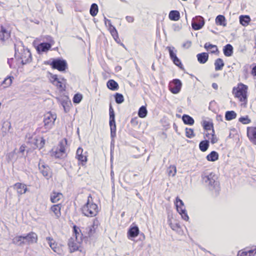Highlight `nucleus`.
Here are the masks:
<instances>
[{"label":"nucleus","mask_w":256,"mask_h":256,"mask_svg":"<svg viewBox=\"0 0 256 256\" xmlns=\"http://www.w3.org/2000/svg\"><path fill=\"white\" fill-rule=\"evenodd\" d=\"M248 86L242 83H239L237 87H234L232 88V94L235 98H238L239 100L242 102V106L246 107L248 102Z\"/></svg>","instance_id":"1"},{"label":"nucleus","mask_w":256,"mask_h":256,"mask_svg":"<svg viewBox=\"0 0 256 256\" xmlns=\"http://www.w3.org/2000/svg\"><path fill=\"white\" fill-rule=\"evenodd\" d=\"M98 205L94 202L90 194L88 197L87 202L82 208V213L86 216L92 217L96 216L98 212Z\"/></svg>","instance_id":"2"},{"label":"nucleus","mask_w":256,"mask_h":256,"mask_svg":"<svg viewBox=\"0 0 256 256\" xmlns=\"http://www.w3.org/2000/svg\"><path fill=\"white\" fill-rule=\"evenodd\" d=\"M203 184L210 190H215L216 191L219 190V182L217 181L218 176L213 172H210L206 174H203L202 176Z\"/></svg>","instance_id":"3"},{"label":"nucleus","mask_w":256,"mask_h":256,"mask_svg":"<svg viewBox=\"0 0 256 256\" xmlns=\"http://www.w3.org/2000/svg\"><path fill=\"white\" fill-rule=\"evenodd\" d=\"M45 64L51 66L52 69L58 70L61 72H66L68 68L66 61L62 58H52L44 62Z\"/></svg>","instance_id":"4"},{"label":"nucleus","mask_w":256,"mask_h":256,"mask_svg":"<svg viewBox=\"0 0 256 256\" xmlns=\"http://www.w3.org/2000/svg\"><path fill=\"white\" fill-rule=\"evenodd\" d=\"M14 57L18 62L22 64V65H24L32 62V54L28 49L26 48L24 50V48H23L22 52L20 53L18 52V49L16 48V45L14 44Z\"/></svg>","instance_id":"5"},{"label":"nucleus","mask_w":256,"mask_h":256,"mask_svg":"<svg viewBox=\"0 0 256 256\" xmlns=\"http://www.w3.org/2000/svg\"><path fill=\"white\" fill-rule=\"evenodd\" d=\"M46 38L48 42H40L36 46V50L38 54L47 52L54 44V41L52 36H48Z\"/></svg>","instance_id":"6"},{"label":"nucleus","mask_w":256,"mask_h":256,"mask_svg":"<svg viewBox=\"0 0 256 256\" xmlns=\"http://www.w3.org/2000/svg\"><path fill=\"white\" fill-rule=\"evenodd\" d=\"M174 204L176 207V210L181 216L182 218L184 220L188 221L189 220V217L186 210L184 203L178 196L176 198Z\"/></svg>","instance_id":"7"},{"label":"nucleus","mask_w":256,"mask_h":256,"mask_svg":"<svg viewBox=\"0 0 256 256\" xmlns=\"http://www.w3.org/2000/svg\"><path fill=\"white\" fill-rule=\"evenodd\" d=\"M109 116V124L110 128V137L114 138L116 136V126L115 120V113L111 104H110Z\"/></svg>","instance_id":"8"},{"label":"nucleus","mask_w":256,"mask_h":256,"mask_svg":"<svg viewBox=\"0 0 256 256\" xmlns=\"http://www.w3.org/2000/svg\"><path fill=\"white\" fill-rule=\"evenodd\" d=\"M170 54V58L173 63L180 70H184V67L180 59L176 56L177 50L174 46H167Z\"/></svg>","instance_id":"9"},{"label":"nucleus","mask_w":256,"mask_h":256,"mask_svg":"<svg viewBox=\"0 0 256 256\" xmlns=\"http://www.w3.org/2000/svg\"><path fill=\"white\" fill-rule=\"evenodd\" d=\"M182 82L178 78H175L170 81L168 84L169 90L174 94H178L181 90Z\"/></svg>","instance_id":"10"},{"label":"nucleus","mask_w":256,"mask_h":256,"mask_svg":"<svg viewBox=\"0 0 256 256\" xmlns=\"http://www.w3.org/2000/svg\"><path fill=\"white\" fill-rule=\"evenodd\" d=\"M205 24L204 18L200 16H196L192 21V27L194 30H200L204 26Z\"/></svg>","instance_id":"11"},{"label":"nucleus","mask_w":256,"mask_h":256,"mask_svg":"<svg viewBox=\"0 0 256 256\" xmlns=\"http://www.w3.org/2000/svg\"><path fill=\"white\" fill-rule=\"evenodd\" d=\"M56 116L52 114L51 113L48 114L44 116L43 122L44 123V128L46 130H50L54 124L56 119Z\"/></svg>","instance_id":"12"},{"label":"nucleus","mask_w":256,"mask_h":256,"mask_svg":"<svg viewBox=\"0 0 256 256\" xmlns=\"http://www.w3.org/2000/svg\"><path fill=\"white\" fill-rule=\"evenodd\" d=\"M38 169L40 172L47 180H48L52 177V172L48 166L45 164H39Z\"/></svg>","instance_id":"13"},{"label":"nucleus","mask_w":256,"mask_h":256,"mask_svg":"<svg viewBox=\"0 0 256 256\" xmlns=\"http://www.w3.org/2000/svg\"><path fill=\"white\" fill-rule=\"evenodd\" d=\"M140 234V230L137 225L131 226L127 232V236L129 240H133Z\"/></svg>","instance_id":"14"},{"label":"nucleus","mask_w":256,"mask_h":256,"mask_svg":"<svg viewBox=\"0 0 256 256\" xmlns=\"http://www.w3.org/2000/svg\"><path fill=\"white\" fill-rule=\"evenodd\" d=\"M10 36V32H8L2 25L0 26V42L4 44Z\"/></svg>","instance_id":"15"},{"label":"nucleus","mask_w":256,"mask_h":256,"mask_svg":"<svg viewBox=\"0 0 256 256\" xmlns=\"http://www.w3.org/2000/svg\"><path fill=\"white\" fill-rule=\"evenodd\" d=\"M247 136L250 141L256 145V126L247 128Z\"/></svg>","instance_id":"16"},{"label":"nucleus","mask_w":256,"mask_h":256,"mask_svg":"<svg viewBox=\"0 0 256 256\" xmlns=\"http://www.w3.org/2000/svg\"><path fill=\"white\" fill-rule=\"evenodd\" d=\"M24 241L28 244L36 242L38 240L37 234L34 232H30L26 236H23Z\"/></svg>","instance_id":"17"},{"label":"nucleus","mask_w":256,"mask_h":256,"mask_svg":"<svg viewBox=\"0 0 256 256\" xmlns=\"http://www.w3.org/2000/svg\"><path fill=\"white\" fill-rule=\"evenodd\" d=\"M83 149L79 147L76 150V158L81 162L82 164L84 166L88 161L87 156L82 154Z\"/></svg>","instance_id":"18"},{"label":"nucleus","mask_w":256,"mask_h":256,"mask_svg":"<svg viewBox=\"0 0 256 256\" xmlns=\"http://www.w3.org/2000/svg\"><path fill=\"white\" fill-rule=\"evenodd\" d=\"M13 187L16 190L18 194L20 195L26 193L28 190L26 185L20 182L15 184Z\"/></svg>","instance_id":"19"},{"label":"nucleus","mask_w":256,"mask_h":256,"mask_svg":"<svg viewBox=\"0 0 256 256\" xmlns=\"http://www.w3.org/2000/svg\"><path fill=\"white\" fill-rule=\"evenodd\" d=\"M204 48L207 51H210L211 54H218L219 53L218 46L210 42H206L204 45Z\"/></svg>","instance_id":"20"},{"label":"nucleus","mask_w":256,"mask_h":256,"mask_svg":"<svg viewBox=\"0 0 256 256\" xmlns=\"http://www.w3.org/2000/svg\"><path fill=\"white\" fill-rule=\"evenodd\" d=\"M198 61L200 64H204L207 62L208 60V54L206 52L199 53L196 55Z\"/></svg>","instance_id":"21"},{"label":"nucleus","mask_w":256,"mask_h":256,"mask_svg":"<svg viewBox=\"0 0 256 256\" xmlns=\"http://www.w3.org/2000/svg\"><path fill=\"white\" fill-rule=\"evenodd\" d=\"M106 86L110 90L116 91L119 88L118 84L112 79L109 80L106 82Z\"/></svg>","instance_id":"22"},{"label":"nucleus","mask_w":256,"mask_h":256,"mask_svg":"<svg viewBox=\"0 0 256 256\" xmlns=\"http://www.w3.org/2000/svg\"><path fill=\"white\" fill-rule=\"evenodd\" d=\"M234 48L232 44H228L223 48V52L226 56H231L233 54Z\"/></svg>","instance_id":"23"},{"label":"nucleus","mask_w":256,"mask_h":256,"mask_svg":"<svg viewBox=\"0 0 256 256\" xmlns=\"http://www.w3.org/2000/svg\"><path fill=\"white\" fill-rule=\"evenodd\" d=\"M256 254V248L254 250H240L238 252L237 256H254Z\"/></svg>","instance_id":"24"},{"label":"nucleus","mask_w":256,"mask_h":256,"mask_svg":"<svg viewBox=\"0 0 256 256\" xmlns=\"http://www.w3.org/2000/svg\"><path fill=\"white\" fill-rule=\"evenodd\" d=\"M46 240L50 247V248L56 252H58L59 248L57 246V244L56 243L54 239L51 237H46Z\"/></svg>","instance_id":"25"},{"label":"nucleus","mask_w":256,"mask_h":256,"mask_svg":"<svg viewBox=\"0 0 256 256\" xmlns=\"http://www.w3.org/2000/svg\"><path fill=\"white\" fill-rule=\"evenodd\" d=\"M182 120L185 124L192 126L194 123V119L190 116L184 114L182 116Z\"/></svg>","instance_id":"26"},{"label":"nucleus","mask_w":256,"mask_h":256,"mask_svg":"<svg viewBox=\"0 0 256 256\" xmlns=\"http://www.w3.org/2000/svg\"><path fill=\"white\" fill-rule=\"evenodd\" d=\"M60 208V204H54L50 208L51 210L54 214L56 218H58L61 216Z\"/></svg>","instance_id":"27"},{"label":"nucleus","mask_w":256,"mask_h":256,"mask_svg":"<svg viewBox=\"0 0 256 256\" xmlns=\"http://www.w3.org/2000/svg\"><path fill=\"white\" fill-rule=\"evenodd\" d=\"M218 154L214 150L211 152L206 156V158L208 161L212 162L217 160L218 159Z\"/></svg>","instance_id":"28"},{"label":"nucleus","mask_w":256,"mask_h":256,"mask_svg":"<svg viewBox=\"0 0 256 256\" xmlns=\"http://www.w3.org/2000/svg\"><path fill=\"white\" fill-rule=\"evenodd\" d=\"M12 128L11 124L8 121H4L2 124V130L4 136L7 132H10V130Z\"/></svg>","instance_id":"29"},{"label":"nucleus","mask_w":256,"mask_h":256,"mask_svg":"<svg viewBox=\"0 0 256 256\" xmlns=\"http://www.w3.org/2000/svg\"><path fill=\"white\" fill-rule=\"evenodd\" d=\"M169 18L174 21H177L180 18V13L178 10H172L168 15Z\"/></svg>","instance_id":"30"},{"label":"nucleus","mask_w":256,"mask_h":256,"mask_svg":"<svg viewBox=\"0 0 256 256\" xmlns=\"http://www.w3.org/2000/svg\"><path fill=\"white\" fill-rule=\"evenodd\" d=\"M209 146L210 141L208 140H202L199 144V148L202 152L206 151L208 148Z\"/></svg>","instance_id":"31"},{"label":"nucleus","mask_w":256,"mask_h":256,"mask_svg":"<svg viewBox=\"0 0 256 256\" xmlns=\"http://www.w3.org/2000/svg\"><path fill=\"white\" fill-rule=\"evenodd\" d=\"M240 23L243 26H248L250 21V18L248 15H241L239 17Z\"/></svg>","instance_id":"32"},{"label":"nucleus","mask_w":256,"mask_h":256,"mask_svg":"<svg viewBox=\"0 0 256 256\" xmlns=\"http://www.w3.org/2000/svg\"><path fill=\"white\" fill-rule=\"evenodd\" d=\"M62 196V193L53 192L50 194V201L52 203H56L61 198Z\"/></svg>","instance_id":"33"},{"label":"nucleus","mask_w":256,"mask_h":256,"mask_svg":"<svg viewBox=\"0 0 256 256\" xmlns=\"http://www.w3.org/2000/svg\"><path fill=\"white\" fill-rule=\"evenodd\" d=\"M216 23L217 25L226 26V23L224 16L221 14L218 15L216 18Z\"/></svg>","instance_id":"34"},{"label":"nucleus","mask_w":256,"mask_h":256,"mask_svg":"<svg viewBox=\"0 0 256 256\" xmlns=\"http://www.w3.org/2000/svg\"><path fill=\"white\" fill-rule=\"evenodd\" d=\"M14 79L13 76H7L2 82L0 86H4V88H7L10 86L12 83V80Z\"/></svg>","instance_id":"35"},{"label":"nucleus","mask_w":256,"mask_h":256,"mask_svg":"<svg viewBox=\"0 0 256 256\" xmlns=\"http://www.w3.org/2000/svg\"><path fill=\"white\" fill-rule=\"evenodd\" d=\"M236 113L234 110H228L225 113V119L230 121L236 118Z\"/></svg>","instance_id":"36"},{"label":"nucleus","mask_w":256,"mask_h":256,"mask_svg":"<svg viewBox=\"0 0 256 256\" xmlns=\"http://www.w3.org/2000/svg\"><path fill=\"white\" fill-rule=\"evenodd\" d=\"M224 63L223 60L220 58H218L214 62V66L216 70H220L222 69Z\"/></svg>","instance_id":"37"},{"label":"nucleus","mask_w":256,"mask_h":256,"mask_svg":"<svg viewBox=\"0 0 256 256\" xmlns=\"http://www.w3.org/2000/svg\"><path fill=\"white\" fill-rule=\"evenodd\" d=\"M12 243L18 246H22L25 244V242L23 240V236H15L12 239Z\"/></svg>","instance_id":"38"},{"label":"nucleus","mask_w":256,"mask_h":256,"mask_svg":"<svg viewBox=\"0 0 256 256\" xmlns=\"http://www.w3.org/2000/svg\"><path fill=\"white\" fill-rule=\"evenodd\" d=\"M148 110L146 106H142L138 110V116L140 118H144L146 116Z\"/></svg>","instance_id":"39"},{"label":"nucleus","mask_w":256,"mask_h":256,"mask_svg":"<svg viewBox=\"0 0 256 256\" xmlns=\"http://www.w3.org/2000/svg\"><path fill=\"white\" fill-rule=\"evenodd\" d=\"M68 245L71 252H74L78 250V244L74 242L72 238L68 240Z\"/></svg>","instance_id":"40"},{"label":"nucleus","mask_w":256,"mask_h":256,"mask_svg":"<svg viewBox=\"0 0 256 256\" xmlns=\"http://www.w3.org/2000/svg\"><path fill=\"white\" fill-rule=\"evenodd\" d=\"M114 98L115 102L117 104H121L124 100V96L122 94L118 92H116L114 94Z\"/></svg>","instance_id":"41"},{"label":"nucleus","mask_w":256,"mask_h":256,"mask_svg":"<svg viewBox=\"0 0 256 256\" xmlns=\"http://www.w3.org/2000/svg\"><path fill=\"white\" fill-rule=\"evenodd\" d=\"M98 11V6L96 4L93 3L92 4L90 10V13L92 16H95Z\"/></svg>","instance_id":"42"},{"label":"nucleus","mask_w":256,"mask_h":256,"mask_svg":"<svg viewBox=\"0 0 256 256\" xmlns=\"http://www.w3.org/2000/svg\"><path fill=\"white\" fill-rule=\"evenodd\" d=\"M202 126L204 130H213L214 124L212 122L204 120L202 124Z\"/></svg>","instance_id":"43"},{"label":"nucleus","mask_w":256,"mask_h":256,"mask_svg":"<svg viewBox=\"0 0 256 256\" xmlns=\"http://www.w3.org/2000/svg\"><path fill=\"white\" fill-rule=\"evenodd\" d=\"M82 98L83 96L82 94L79 92L74 94L72 98L73 102L76 104L80 103L82 99Z\"/></svg>","instance_id":"44"},{"label":"nucleus","mask_w":256,"mask_h":256,"mask_svg":"<svg viewBox=\"0 0 256 256\" xmlns=\"http://www.w3.org/2000/svg\"><path fill=\"white\" fill-rule=\"evenodd\" d=\"M186 136L190 138H192L195 136L194 130L192 128H186Z\"/></svg>","instance_id":"45"},{"label":"nucleus","mask_w":256,"mask_h":256,"mask_svg":"<svg viewBox=\"0 0 256 256\" xmlns=\"http://www.w3.org/2000/svg\"><path fill=\"white\" fill-rule=\"evenodd\" d=\"M70 104V101L67 100H62L61 101V104L64 108V110L66 112H68L69 111L70 107L69 104Z\"/></svg>","instance_id":"46"},{"label":"nucleus","mask_w":256,"mask_h":256,"mask_svg":"<svg viewBox=\"0 0 256 256\" xmlns=\"http://www.w3.org/2000/svg\"><path fill=\"white\" fill-rule=\"evenodd\" d=\"M238 121L243 124H248L251 122L248 116H241L239 118Z\"/></svg>","instance_id":"47"},{"label":"nucleus","mask_w":256,"mask_h":256,"mask_svg":"<svg viewBox=\"0 0 256 256\" xmlns=\"http://www.w3.org/2000/svg\"><path fill=\"white\" fill-rule=\"evenodd\" d=\"M78 230L80 232V230L79 229V228L76 225H74L72 227L73 233L75 235L76 240H78V242H80L78 239V236L80 235Z\"/></svg>","instance_id":"48"},{"label":"nucleus","mask_w":256,"mask_h":256,"mask_svg":"<svg viewBox=\"0 0 256 256\" xmlns=\"http://www.w3.org/2000/svg\"><path fill=\"white\" fill-rule=\"evenodd\" d=\"M29 140V142H31L32 144H34L35 146V147L34 148V149H36V148H38V138L37 137L34 138L33 140L32 138V136H30L28 138Z\"/></svg>","instance_id":"49"},{"label":"nucleus","mask_w":256,"mask_h":256,"mask_svg":"<svg viewBox=\"0 0 256 256\" xmlns=\"http://www.w3.org/2000/svg\"><path fill=\"white\" fill-rule=\"evenodd\" d=\"M96 228L92 226H90L88 227L87 232V234L88 237H91L93 234L95 232Z\"/></svg>","instance_id":"50"},{"label":"nucleus","mask_w":256,"mask_h":256,"mask_svg":"<svg viewBox=\"0 0 256 256\" xmlns=\"http://www.w3.org/2000/svg\"><path fill=\"white\" fill-rule=\"evenodd\" d=\"M53 84L56 86L60 91L65 90V86L64 88L63 87L62 84L60 80L55 82V84Z\"/></svg>","instance_id":"51"},{"label":"nucleus","mask_w":256,"mask_h":256,"mask_svg":"<svg viewBox=\"0 0 256 256\" xmlns=\"http://www.w3.org/2000/svg\"><path fill=\"white\" fill-rule=\"evenodd\" d=\"M63 154L60 152L58 150L54 152L52 154V156H54L56 158H60L62 157Z\"/></svg>","instance_id":"52"},{"label":"nucleus","mask_w":256,"mask_h":256,"mask_svg":"<svg viewBox=\"0 0 256 256\" xmlns=\"http://www.w3.org/2000/svg\"><path fill=\"white\" fill-rule=\"evenodd\" d=\"M51 82L53 84H55L57 81L59 80L58 78V76L56 74H50V79Z\"/></svg>","instance_id":"53"},{"label":"nucleus","mask_w":256,"mask_h":256,"mask_svg":"<svg viewBox=\"0 0 256 256\" xmlns=\"http://www.w3.org/2000/svg\"><path fill=\"white\" fill-rule=\"evenodd\" d=\"M59 146L60 148L58 150L60 152L64 154L66 152V149L62 142H60Z\"/></svg>","instance_id":"54"},{"label":"nucleus","mask_w":256,"mask_h":256,"mask_svg":"<svg viewBox=\"0 0 256 256\" xmlns=\"http://www.w3.org/2000/svg\"><path fill=\"white\" fill-rule=\"evenodd\" d=\"M45 140L44 139V138L43 137H42L41 138V140H40V142L38 144V148L39 150H40L42 149L44 146L45 144Z\"/></svg>","instance_id":"55"},{"label":"nucleus","mask_w":256,"mask_h":256,"mask_svg":"<svg viewBox=\"0 0 256 256\" xmlns=\"http://www.w3.org/2000/svg\"><path fill=\"white\" fill-rule=\"evenodd\" d=\"M130 124L134 126H136L138 124V120L137 118H132L130 120Z\"/></svg>","instance_id":"56"},{"label":"nucleus","mask_w":256,"mask_h":256,"mask_svg":"<svg viewBox=\"0 0 256 256\" xmlns=\"http://www.w3.org/2000/svg\"><path fill=\"white\" fill-rule=\"evenodd\" d=\"M170 228L173 230H176V228H180V224H173L172 223H170Z\"/></svg>","instance_id":"57"},{"label":"nucleus","mask_w":256,"mask_h":256,"mask_svg":"<svg viewBox=\"0 0 256 256\" xmlns=\"http://www.w3.org/2000/svg\"><path fill=\"white\" fill-rule=\"evenodd\" d=\"M243 74L245 78H247L248 77V68L246 66L244 67Z\"/></svg>","instance_id":"58"},{"label":"nucleus","mask_w":256,"mask_h":256,"mask_svg":"<svg viewBox=\"0 0 256 256\" xmlns=\"http://www.w3.org/2000/svg\"><path fill=\"white\" fill-rule=\"evenodd\" d=\"M99 224V221L97 218H95L94 219L92 224V226H94V227L97 228L98 225Z\"/></svg>","instance_id":"59"},{"label":"nucleus","mask_w":256,"mask_h":256,"mask_svg":"<svg viewBox=\"0 0 256 256\" xmlns=\"http://www.w3.org/2000/svg\"><path fill=\"white\" fill-rule=\"evenodd\" d=\"M126 21L128 22H132L134 21V18L132 16H126Z\"/></svg>","instance_id":"60"},{"label":"nucleus","mask_w":256,"mask_h":256,"mask_svg":"<svg viewBox=\"0 0 256 256\" xmlns=\"http://www.w3.org/2000/svg\"><path fill=\"white\" fill-rule=\"evenodd\" d=\"M216 104V102H215V100H212L210 101V104H209L208 109L213 111L212 108L213 106Z\"/></svg>","instance_id":"61"},{"label":"nucleus","mask_w":256,"mask_h":256,"mask_svg":"<svg viewBox=\"0 0 256 256\" xmlns=\"http://www.w3.org/2000/svg\"><path fill=\"white\" fill-rule=\"evenodd\" d=\"M218 140V139L216 136H214V137L212 136V138L210 140V142L212 144H214L217 142Z\"/></svg>","instance_id":"62"},{"label":"nucleus","mask_w":256,"mask_h":256,"mask_svg":"<svg viewBox=\"0 0 256 256\" xmlns=\"http://www.w3.org/2000/svg\"><path fill=\"white\" fill-rule=\"evenodd\" d=\"M116 30V28L113 25H112L111 22H110L109 26H108V30H109L110 32H112V30Z\"/></svg>","instance_id":"63"},{"label":"nucleus","mask_w":256,"mask_h":256,"mask_svg":"<svg viewBox=\"0 0 256 256\" xmlns=\"http://www.w3.org/2000/svg\"><path fill=\"white\" fill-rule=\"evenodd\" d=\"M251 74L253 76H256V65L254 66L252 69V70H251Z\"/></svg>","instance_id":"64"}]
</instances>
